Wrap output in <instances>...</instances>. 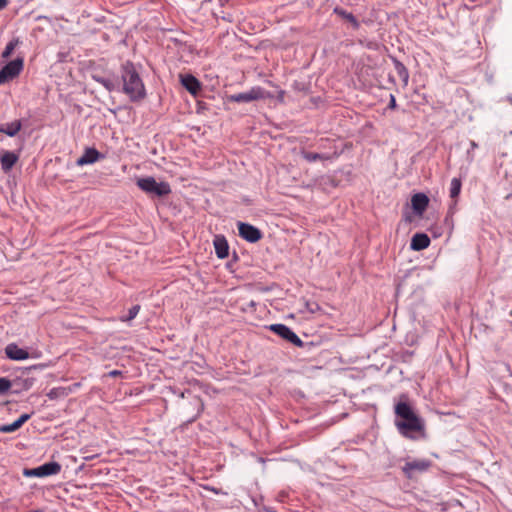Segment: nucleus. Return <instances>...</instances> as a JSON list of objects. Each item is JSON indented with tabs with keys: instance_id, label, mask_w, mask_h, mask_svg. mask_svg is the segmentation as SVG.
<instances>
[{
	"instance_id": "nucleus-1",
	"label": "nucleus",
	"mask_w": 512,
	"mask_h": 512,
	"mask_svg": "<svg viewBox=\"0 0 512 512\" xmlns=\"http://www.w3.org/2000/svg\"><path fill=\"white\" fill-rule=\"evenodd\" d=\"M395 414L400 420L395 422L399 432L410 439H416L414 433L425 436V422L420 418L406 402H399L395 406Z\"/></svg>"
},
{
	"instance_id": "nucleus-2",
	"label": "nucleus",
	"mask_w": 512,
	"mask_h": 512,
	"mask_svg": "<svg viewBox=\"0 0 512 512\" xmlns=\"http://www.w3.org/2000/svg\"><path fill=\"white\" fill-rule=\"evenodd\" d=\"M123 91L131 101H139L146 95L145 86L132 63L127 62L122 68Z\"/></svg>"
},
{
	"instance_id": "nucleus-3",
	"label": "nucleus",
	"mask_w": 512,
	"mask_h": 512,
	"mask_svg": "<svg viewBox=\"0 0 512 512\" xmlns=\"http://www.w3.org/2000/svg\"><path fill=\"white\" fill-rule=\"evenodd\" d=\"M137 186L144 192L156 196H165L171 192L170 186L166 182H157L153 177L139 178Z\"/></svg>"
},
{
	"instance_id": "nucleus-4",
	"label": "nucleus",
	"mask_w": 512,
	"mask_h": 512,
	"mask_svg": "<svg viewBox=\"0 0 512 512\" xmlns=\"http://www.w3.org/2000/svg\"><path fill=\"white\" fill-rule=\"evenodd\" d=\"M272 95L260 86H255L248 91L228 96L230 102L249 103L256 100L271 98Z\"/></svg>"
},
{
	"instance_id": "nucleus-5",
	"label": "nucleus",
	"mask_w": 512,
	"mask_h": 512,
	"mask_svg": "<svg viewBox=\"0 0 512 512\" xmlns=\"http://www.w3.org/2000/svg\"><path fill=\"white\" fill-rule=\"evenodd\" d=\"M24 61L22 58H17L8 62L1 70H0V85L14 79L17 77L20 72L23 70Z\"/></svg>"
},
{
	"instance_id": "nucleus-6",
	"label": "nucleus",
	"mask_w": 512,
	"mask_h": 512,
	"mask_svg": "<svg viewBox=\"0 0 512 512\" xmlns=\"http://www.w3.org/2000/svg\"><path fill=\"white\" fill-rule=\"evenodd\" d=\"M61 471V465L57 462H48L32 469H25L23 474L27 477H47L56 475Z\"/></svg>"
},
{
	"instance_id": "nucleus-7",
	"label": "nucleus",
	"mask_w": 512,
	"mask_h": 512,
	"mask_svg": "<svg viewBox=\"0 0 512 512\" xmlns=\"http://www.w3.org/2000/svg\"><path fill=\"white\" fill-rule=\"evenodd\" d=\"M269 329L273 331L275 334L279 335L281 338L289 341L290 343L301 347L303 342L301 339L286 325L284 324H272L269 326Z\"/></svg>"
},
{
	"instance_id": "nucleus-8",
	"label": "nucleus",
	"mask_w": 512,
	"mask_h": 512,
	"mask_svg": "<svg viewBox=\"0 0 512 512\" xmlns=\"http://www.w3.org/2000/svg\"><path fill=\"white\" fill-rule=\"evenodd\" d=\"M238 231L240 237L245 239L250 243H255L259 241L262 237L261 231L253 225L248 223L239 222L238 223Z\"/></svg>"
},
{
	"instance_id": "nucleus-9",
	"label": "nucleus",
	"mask_w": 512,
	"mask_h": 512,
	"mask_svg": "<svg viewBox=\"0 0 512 512\" xmlns=\"http://www.w3.org/2000/svg\"><path fill=\"white\" fill-rule=\"evenodd\" d=\"M5 354L7 358L14 361H23L30 358V354L27 350L20 348L15 343H10L5 348Z\"/></svg>"
},
{
	"instance_id": "nucleus-10",
	"label": "nucleus",
	"mask_w": 512,
	"mask_h": 512,
	"mask_svg": "<svg viewBox=\"0 0 512 512\" xmlns=\"http://www.w3.org/2000/svg\"><path fill=\"white\" fill-rule=\"evenodd\" d=\"M180 82L185 89L193 96H197L201 90V83L199 80L191 74H181Z\"/></svg>"
},
{
	"instance_id": "nucleus-11",
	"label": "nucleus",
	"mask_w": 512,
	"mask_h": 512,
	"mask_svg": "<svg viewBox=\"0 0 512 512\" xmlns=\"http://www.w3.org/2000/svg\"><path fill=\"white\" fill-rule=\"evenodd\" d=\"M103 158L104 156L100 154L95 148H86L82 156L77 159L76 164L78 166H85L93 164Z\"/></svg>"
},
{
	"instance_id": "nucleus-12",
	"label": "nucleus",
	"mask_w": 512,
	"mask_h": 512,
	"mask_svg": "<svg viewBox=\"0 0 512 512\" xmlns=\"http://www.w3.org/2000/svg\"><path fill=\"white\" fill-rule=\"evenodd\" d=\"M431 466V462L425 459L414 460L407 462L403 467V471L409 476H412L414 471L424 472Z\"/></svg>"
},
{
	"instance_id": "nucleus-13",
	"label": "nucleus",
	"mask_w": 512,
	"mask_h": 512,
	"mask_svg": "<svg viewBox=\"0 0 512 512\" xmlns=\"http://www.w3.org/2000/svg\"><path fill=\"white\" fill-rule=\"evenodd\" d=\"M19 156L11 151L2 150L0 151V163L1 168L4 172H8L18 161Z\"/></svg>"
},
{
	"instance_id": "nucleus-14",
	"label": "nucleus",
	"mask_w": 512,
	"mask_h": 512,
	"mask_svg": "<svg viewBox=\"0 0 512 512\" xmlns=\"http://www.w3.org/2000/svg\"><path fill=\"white\" fill-rule=\"evenodd\" d=\"M429 203V198L424 193H417L411 199V205L414 212L422 215Z\"/></svg>"
},
{
	"instance_id": "nucleus-15",
	"label": "nucleus",
	"mask_w": 512,
	"mask_h": 512,
	"mask_svg": "<svg viewBox=\"0 0 512 512\" xmlns=\"http://www.w3.org/2000/svg\"><path fill=\"white\" fill-rule=\"evenodd\" d=\"M213 244L218 258L224 259L228 256L229 246L224 236L216 235Z\"/></svg>"
},
{
	"instance_id": "nucleus-16",
	"label": "nucleus",
	"mask_w": 512,
	"mask_h": 512,
	"mask_svg": "<svg viewBox=\"0 0 512 512\" xmlns=\"http://www.w3.org/2000/svg\"><path fill=\"white\" fill-rule=\"evenodd\" d=\"M430 244V239L426 234L417 233L412 237L411 248L415 251H420L427 248Z\"/></svg>"
},
{
	"instance_id": "nucleus-17",
	"label": "nucleus",
	"mask_w": 512,
	"mask_h": 512,
	"mask_svg": "<svg viewBox=\"0 0 512 512\" xmlns=\"http://www.w3.org/2000/svg\"><path fill=\"white\" fill-rule=\"evenodd\" d=\"M29 418V414H23L11 424L0 425V432L12 433L18 430Z\"/></svg>"
},
{
	"instance_id": "nucleus-18",
	"label": "nucleus",
	"mask_w": 512,
	"mask_h": 512,
	"mask_svg": "<svg viewBox=\"0 0 512 512\" xmlns=\"http://www.w3.org/2000/svg\"><path fill=\"white\" fill-rule=\"evenodd\" d=\"M301 155L308 162H314V161H317V160H328V159H331V157L326 155V154L311 153V152H307V151H302Z\"/></svg>"
},
{
	"instance_id": "nucleus-19",
	"label": "nucleus",
	"mask_w": 512,
	"mask_h": 512,
	"mask_svg": "<svg viewBox=\"0 0 512 512\" xmlns=\"http://www.w3.org/2000/svg\"><path fill=\"white\" fill-rule=\"evenodd\" d=\"M20 44L19 38L12 39L5 47V49L2 52V58L7 59L9 58L13 51L18 47Z\"/></svg>"
},
{
	"instance_id": "nucleus-20",
	"label": "nucleus",
	"mask_w": 512,
	"mask_h": 512,
	"mask_svg": "<svg viewBox=\"0 0 512 512\" xmlns=\"http://www.w3.org/2000/svg\"><path fill=\"white\" fill-rule=\"evenodd\" d=\"M461 180L458 178H453L450 183V197L457 198L461 191Z\"/></svg>"
},
{
	"instance_id": "nucleus-21",
	"label": "nucleus",
	"mask_w": 512,
	"mask_h": 512,
	"mask_svg": "<svg viewBox=\"0 0 512 512\" xmlns=\"http://www.w3.org/2000/svg\"><path fill=\"white\" fill-rule=\"evenodd\" d=\"M95 81L102 84L108 91H113L116 88V84L110 80L99 76L93 77Z\"/></svg>"
},
{
	"instance_id": "nucleus-22",
	"label": "nucleus",
	"mask_w": 512,
	"mask_h": 512,
	"mask_svg": "<svg viewBox=\"0 0 512 512\" xmlns=\"http://www.w3.org/2000/svg\"><path fill=\"white\" fill-rule=\"evenodd\" d=\"M21 129V123L19 121H15L10 123L5 130H2L9 136H15Z\"/></svg>"
},
{
	"instance_id": "nucleus-23",
	"label": "nucleus",
	"mask_w": 512,
	"mask_h": 512,
	"mask_svg": "<svg viewBox=\"0 0 512 512\" xmlns=\"http://www.w3.org/2000/svg\"><path fill=\"white\" fill-rule=\"evenodd\" d=\"M320 310V306L316 302H305L304 309L301 312H308L311 314L316 313Z\"/></svg>"
},
{
	"instance_id": "nucleus-24",
	"label": "nucleus",
	"mask_w": 512,
	"mask_h": 512,
	"mask_svg": "<svg viewBox=\"0 0 512 512\" xmlns=\"http://www.w3.org/2000/svg\"><path fill=\"white\" fill-rule=\"evenodd\" d=\"M139 311H140L139 305L132 306L128 311V315L125 317H122L121 321H131L132 319H134L137 316Z\"/></svg>"
},
{
	"instance_id": "nucleus-25",
	"label": "nucleus",
	"mask_w": 512,
	"mask_h": 512,
	"mask_svg": "<svg viewBox=\"0 0 512 512\" xmlns=\"http://www.w3.org/2000/svg\"><path fill=\"white\" fill-rule=\"evenodd\" d=\"M11 388V382L5 377H0V394L6 393Z\"/></svg>"
},
{
	"instance_id": "nucleus-26",
	"label": "nucleus",
	"mask_w": 512,
	"mask_h": 512,
	"mask_svg": "<svg viewBox=\"0 0 512 512\" xmlns=\"http://www.w3.org/2000/svg\"><path fill=\"white\" fill-rule=\"evenodd\" d=\"M194 403H195V406H196V414L193 417V419L198 417L200 415L201 411L203 410V403L201 402V400L199 398L195 397L194 398Z\"/></svg>"
},
{
	"instance_id": "nucleus-27",
	"label": "nucleus",
	"mask_w": 512,
	"mask_h": 512,
	"mask_svg": "<svg viewBox=\"0 0 512 512\" xmlns=\"http://www.w3.org/2000/svg\"><path fill=\"white\" fill-rule=\"evenodd\" d=\"M396 67H397V70H398L399 75H401V76L403 75V76H404L405 81H407V79H408V73H407V70H406V68L404 67V65H402L401 63H399V62H398V63H397V65H396Z\"/></svg>"
},
{
	"instance_id": "nucleus-28",
	"label": "nucleus",
	"mask_w": 512,
	"mask_h": 512,
	"mask_svg": "<svg viewBox=\"0 0 512 512\" xmlns=\"http://www.w3.org/2000/svg\"><path fill=\"white\" fill-rule=\"evenodd\" d=\"M120 374H121V372H120V371H118V370H113V371H111V372L109 373V375H110L111 377H116V376H118V375H120Z\"/></svg>"
},
{
	"instance_id": "nucleus-29",
	"label": "nucleus",
	"mask_w": 512,
	"mask_h": 512,
	"mask_svg": "<svg viewBox=\"0 0 512 512\" xmlns=\"http://www.w3.org/2000/svg\"><path fill=\"white\" fill-rule=\"evenodd\" d=\"M396 106V101H395V98L393 95H391V100H390V107L391 108H395Z\"/></svg>"
},
{
	"instance_id": "nucleus-30",
	"label": "nucleus",
	"mask_w": 512,
	"mask_h": 512,
	"mask_svg": "<svg viewBox=\"0 0 512 512\" xmlns=\"http://www.w3.org/2000/svg\"><path fill=\"white\" fill-rule=\"evenodd\" d=\"M7 5V0H0V9H3Z\"/></svg>"
},
{
	"instance_id": "nucleus-31",
	"label": "nucleus",
	"mask_w": 512,
	"mask_h": 512,
	"mask_svg": "<svg viewBox=\"0 0 512 512\" xmlns=\"http://www.w3.org/2000/svg\"><path fill=\"white\" fill-rule=\"evenodd\" d=\"M54 396H55V392H54V390H52V391H50V392L48 393V397H49V398H51V399H52Z\"/></svg>"
},
{
	"instance_id": "nucleus-32",
	"label": "nucleus",
	"mask_w": 512,
	"mask_h": 512,
	"mask_svg": "<svg viewBox=\"0 0 512 512\" xmlns=\"http://www.w3.org/2000/svg\"><path fill=\"white\" fill-rule=\"evenodd\" d=\"M283 96H284V91H280V93H279L280 100H283Z\"/></svg>"
},
{
	"instance_id": "nucleus-33",
	"label": "nucleus",
	"mask_w": 512,
	"mask_h": 512,
	"mask_svg": "<svg viewBox=\"0 0 512 512\" xmlns=\"http://www.w3.org/2000/svg\"><path fill=\"white\" fill-rule=\"evenodd\" d=\"M471 146H472L473 148L477 147V145H476V143H475V142H472V143H471Z\"/></svg>"
}]
</instances>
